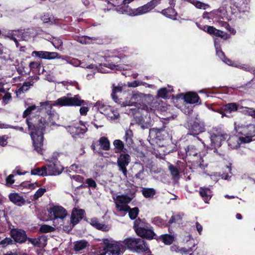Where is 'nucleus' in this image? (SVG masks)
<instances>
[{
  "mask_svg": "<svg viewBox=\"0 0 255 255\" xmlns=\"http://www.w3.org/2000/svg\"><path fill=\"white\" fill-rule=\"evenodd\" d=\"M141 191L146 198H152L156 194L155 190L152 188H143Z\"/></svg>",
  "mask_w": 255,
  "mask_h": 255,
  "instance_id": "4c0bfd02",
  "label": "nucleus"
},
{
  "mask_svg": "<svg viewBox=\"0 0 255 255\" xmlns=\"http://www.w3.org/2000/svg\"><path fill=\"white\" fill-rule=\"evenodd\" d=\"M54 230V228L53 227L47 225H43L40 228V231L42 233H49L52 232Z\"/></svg>",
  "mask_w": 255,
  "mask_h": 255,
  "instance_id": "5fc2aeb1",
  "label": "nucleus"
},
{
  "mask_svg": "<svg viewBox=\"0 0 255 255\" xmlns=\"http://www.w3.org/2000/svg\"><path fill=\"white\" fill-rule=\"evenodd\" d=\"M104 248L99 251L98 255H105L108 254L110 255H119L121 251L120 243L116 241L110 243L108 239H103Z\"/></svg>",
  "mask_w": 255,
  "mask_h": 255,
  "instance_id": "0eeeda50",
  "label": "nucleus"
},
{
  "mask_svg": "<svg viewBox=\"0 0 255 255\" xmlns=\"http://www.w3.org/2000/svg\"><path fill=\"white\" fill-rule=\"evenodd\" d=\"M168 169L173 178L178 179L179 178V171L176 167L170 164L168 166Z\"/></svg>",
  "mask_w": 255,
  "mask_h": 255,
  "instance_id": "37998d69",
  "label": "nucleus"
},
{
  "mask_svg": "<svg viewBox=\"0 0 255 255\" xmlns=\"http://www.w3.org/2000/svg\"><path fill=\"white\" fill-rule=\"evenodd\" d=\"M210 134L212 146L215 148L220 147L222 142L224 141L228 137L227 134L216 128H214L210 131Z\"/></svg>",
  "mask_w": 255,
  "mask_h": 255,
  "instance_id": "6e6552de",
  "label": "nucleus"
},
{
  "mask_svg": "<svg viewBox=\"0 0 255 255\" xmlns=\"http://www.w3.org/2000/svg\"><path fill=\"white\" fill-rule=\"evenodd\" d=\"M97 40L98 38L97 37H89L87 36L77 37L76 39L77 41L83 44H93L95 43Z\"/></svg>",
  "mask_w": 255,
  "mask_h": 255,
  "instance_id": "c756f323",
  "label": "nucleus"
},
{
  "mask_svg": "<svg viewBox=\"0 0 255 255\" xmlns=\"http://www.w3.org/2000/svg\"><path fill=\"white\" fill-rule=\"evenodd\" d=\"M138 239H128L125 241V245L130 250L133 252Z\"/></svg>",
  "mask_w": 255,
  "mask_h": 255,
  "instance_id": "a19ab883",
  "label": "nucleus"
},
{
  "mask_svg": "<svg viewBox=\"0 0 255 255\" xmlns=\"http://www.w3.org/2000/svg\"><path fill=\"white\" fill-rule=\"evenodd\" d=\"M119 62H116V64H114L113 62H109L104 64V66L107 68L113 70H121L122 67L118 64Z\"/></svg>",
  "mask_w": 255,
  "mask_h": 255,
  "instance_id": "de8ad7c7",
  "label": "nucleus"
},
{
  "mask_svg": "<svg viewBox=\"0 0 255 255\" xmlns=\"http://www.w3.org/2000/svg\"><path fill=\"white\" fill-rule=\"evenodd\" d=\"M29 66L31 70L34 71L40 68V64L38 62H31L30 63Z\"/></svg>",
  "mask_w": 255,
  "mask_h": 255,
  "instance_id": "e2e57ef3",
  "label": "nucleus"
},
{
  "mask_svg": "<svg viewBox=\"0 0 255 255\" xmlns=\"http://www.w3.org/2000/svg\"><path fill=\"white\" fill-rule=\"evenodd\" d=\"M20 30L22 31V35H30V36L29 38L32 37L34 35V32L33 29L28 28L26 29V30H23L21 29Z\"/></svg>",
  "mask_w": 255,
  "mask_h": 255,
  "instance_id": "0e129e2a",
  "label": "nucleus"
},
{
  "mask_svg": "<svg viewBox=\"0 0 255 255\" xmlns=\"http://www.w3.org/2000/svg\"><path fill=\"white\" fill-rule=\"evenodd\" d=\"M48 175H57L61 174L63 170V166L58 161L50 162L47 165Z\"/></svg>",
  "mask_w": 255,
  "mask_h": 255,
  "instance_id": "ddd939ff",
  "label": "nucleus"
},
{
  "mask_svg": "<svg viewBox=\"0 0 255 255\" xmlns=\"http://www.w3.org/2000/svg\"><path fill=\"white\" fill-rule=\"evenodd\" d=\"M11 97L9 93H6L2 98V101L5 104L8 103L9 101L11 99Z\"/></svg>",
  "mask_w": 255,
  "mask_h": 255,
  "instance_id": "774afa93",
  "label": "nucleus"
},
{
  "mask_svg": "<svg viewBox=\"0 0 255 255\" xmlns=\"http://www.w3.org/2000/svg\"><path fill=\"white\" fill-rule=\"evenodd\" d=\"M94 107L101 114L112 120L117 119L119 117V113L114 108L107 105L103 100L97 101L95 104Z\"/></svg>",
  "mask_w": 255,
  "mask_h": 255,
  "instance_id": "423d86ee",
  "label": "nucleus"
},
{
  "mask_svg": "<svg viewBox=\"0 0 255 255\" xmlns=\"http://www.w3.org/2000/svg\"><path fill=\"white\" fill-rule=\"evenodd\" d=\"M52 44L56 48L59 49L61 48L63 42L61 39L55 38L53 39Z\"/></svg>",
  "mask_w": 255,
  "mask_h": 255,
  "instance_id": "6e6d98bb",
  "label": "nucleus"
},
{
  "mask_svg": "<svg viewBox=\"0 0 255 255\" xmlns=\"http://www.w3.org/2000/svg\"><path fill=\"white\" fill-rule=\"evenodd\" d=\"M69 64H71L75 67L79 66L81 64V62L77 59L72 58L69 61Z\"/></svg>",
  "mask_w": 255,
  "mask_h": 255,
  "instance_id": "69168bd1",
  "label": "nucleus"
},
{
  "mask_svg": "<svg viewBox=\"0 0 255 255\" xmlns=\"http://www.w3.org/2000/svg\"><path fill=\"white\" fill-rule=\"evenodd\" d=\"M225 61V63L230 66L243 69L247 71L254 72L255 71L253 68L251 67L248 65L241 64L240 63H237L235 62H233L230 59H227V61Z\"/></svg>",
  "mask_w": 255,
  "mask_h": 255,
  "instance_id": "c85d7f7f",
  "label": "nucleus"
},
{
  "mask_svg": "<svg viewBox=\"0 0 255 255\" xmlns=\"http://www.w3.org/2000/svg\"><path fill=\"white\" fill-rule=\"evenodd\" d=\"M161 13L166 17L172 19H175L177 15V12L172 7L162 10Z\"/></svg>",
  "mask_w": 255,
  "mask_h": 255,
  "instance_id": "c9c22d12",
  "label": "nucleus"
},
{
  "mask_svg": "<svg viewBox=\"0 0 255 255\" xmlns=\"http://www.w3.org/2000/svg\"><path fill=\"white\" fill-rule=\"evenodd\" d=\"M66 130L73 137L76 138L83 135L87 131V127L80 121L79 123L67 127Z\"/></svg>",
  "mask_w": 255,
  "mask_h": 255,
  "instance_id": "9b49d317",
  "label": "nucleus"
},
{
  "mask_svg": "<svg viewBox=\"0 0 255 255\" xmlns=\"http://www.w3.org/2000/svg\"><path fill=\"white\" fill-rule=\"evenodd\" d=\"M46 191V189L45 188H40L38 189L34 194L33 199L34 200H37L41 197Z\"/></svg>",
  "mask_w": 255,
  "mask_h": 255,
  "instance_id": "3c124183",
  "label": "nucleus"
},
{
  "mask_svg": "<svg viewBox=\"0 0 255 255\" xmlns=\"http://www.w3.org/2000/svg\"><path fill=\"white\" fill-rule=\"evenodd\" d=\"M134 0H124L123 2L126 5L132 2ZM161 0H151L145 4L139 6L136 8L130 9L127 5H124L119 9L116 8V10L123 13H126L130 16H137L145 14L150 12L157 5L160 3Z\"/></svg>",
  "mask_w": 255,
  "mask_h": 255,
  "instance_id": "f03ea898",
  "label": "nucleus"
},
{
  "mask_svg": "<svg viewBox=\"0 0 255 255\" xmlns=\"http://www.w3.org/2000/svg\"><path fill=\"white\" fill-rule=\"evenodd\" d=\"M186 127L190 134L193 135L199 134L205 130L204 123L197 118L188 121Z\"/></svg>",
  "mask_w": 255,
  "mask_h": 255,
  "instance_id": "9d476101",
  "label": "nucleus"
},
{
  "mask_svg": "<svg viewBox=\"0 0 255 255\" xmlns=\"http://www.w3.org/2000/svg\"><path fill=\"white\" fill-rule=\"evenodd\" d=\"M214 45L217 55L225 63V61H227L228 59L225 57L224 53L222 51L218 38L215 39Z\"/></svg>",
  "mask_w": 255,
  "mask_h": 255,
  "instance_id": "f704fd0d",
  "label": "nucleus"
},
{
  "mask_svg": "<svg viewBox=\"0 0 255 255\" xmlns=\"http://www.w3.org/2000/svg\"><path fill=\"white\" fill-rule=\"evenodd\" d=\"M20 186L23 188H27L30 189H33L36 186H37L36 183H30L28 182H23L21 184Z\"/></svg>",
  "mask_w": 255,
  "mask_h": 255,
  "instance_id": "4d7b16f0",
  "label": "nucleus"
},
{
  "mask_svg": "<svg viewBox=\"0 0 255 255\" xmlns=\"http://www.w3.org/2000/svg\"><path fill=\"white\" fill-rule=\"evenodd\" d=\"M99 144L101 147L104 150H108L110 148V142L108 138L103 136L100 138Z\"/></svg>",
  "mask_w": 255,
  "mask_h": 255,
  "instance_id": "58836bf2",
  "label": "nucleus"
},
{
  "mask_svg": "<svg viewBox=\"0 0 255 255\" xmlns=\"http://www.w3.org/2000/svg\"><path fill=\"white\" fill-rule=\"evenodd\" d=\"M31 174L33 175H38L41 176H47L48 172L46 166H43L41 168H36L31 170Z\"/></svg>",
  "mask_w": 255,
  "mask_h": 255,
  "instance_id": "e433bc0d",
  "label": "nucleus"
},
{
  "mask_svg": "<svg viewBox=\"0 0 255 255\" xmlns=\"http://www.w3.org/2000/svg\"><path fill=\"white\" fill-rule=\"evenodd\" d=\"M8 197L11 202L19 206L24 204L25 202L23 197L16 193H10Z\"/></svg>",
  "mask_w": 255,
  "mask_h": 255,
  "instance_id": "5701e85b",
  "label": "nucleus"
},
{
  "mask_svg": "<svg viewBox=\"0 0 255 255\" xmlns=\"http://www.w3.org/2000/svg\"><path fill=\"white\" fill-rule=\"evenodd\" d=\"M169 92L166 88H162L158 90L157 96L162 99H166L168 97V94Z\"/></svg>",
  "mask_w": 255,
  "mask_h": 255,
  "instance_id": "09e8293b",
  "label": "nucleus"
},
{
  "mask_svg": "<svg viewBox=\"0 0 255 255\" xmlns=\"http://www.w3.org/2000/svg\"><path fill=\"white\" fill-rule=\"evenodd\" d=\"M85 102L81 100L78 95L73 97L63 96L52 102L46 101L40 102V108L35 105L28 107L23 112V117L30 115L34 112L45 109L48 116V121L43 117L38 116L33 119H27L26 122L30 131V136L32 140L34 149L38 153L42 154L43 146V131L46 126L49 124L54 125L55 121L59 119V115L55 110H52L53 106H80L84 105Z\"/></svg>",
  "mask_w": 255,
  "mask_h": 255,
  "instance_id": "f257e3e1",
  "label": "nucleus"
},
{
  "mask_svg": "<svg viewBox=\"0 0 255 255\" xmlns=\"http://www.w3.org/2000/svg\"><path fill=\"white\" fill-rule=\"evenodd\" d=\"M48 212L49 218L54 223L58 219H60L61 222H63V220L67 215L66 210L60 206H53L50 207L48 209Z\"/></svg>",
  "mask_w": 255,
  "mask_h": 255,
  "instance_id": "1a4fd4ad",
  "label": "nucleus"
},
{
  "mask_svg": "<svg viewBox=\"0 0 255 255\" xmlns=\"http://www.w3.org/2000/svg\"><path fill=\"white\" fill-rule=\"evenodd\" d=\"M186 155L189 157H193L198 158L199 157V161H197L199 163V165H201V162L203 161L202 158L201 157L200 154V150L194 145H188L186 148H185Z\"/></svg>",
  "mask_w": 255,
  "mask_h": 255,
  "instance_id": "a211bd4d",
  "label": "nucleus"
},
{
  "mask_svg": "<svg viewBox=\"0 0 255 255\" xmlns=\"http://www.w3.org/2000/svg\"><path fill=\"white\" fill-rule=\"evenodd\" d=\"M11 236L13 240L17 243L22 244L27 239L25 232L22 229H14L11 231Z\"/></svg>",
  "mask_w": 255,
  "mask_h": 255,
  "instance_id": "dca6fc26",
  "label": "nucleus"
},
{
  "mask_svg": "<svg viewBox=\"0 0 255 255\" xmlns=\"http://www.w3.org/2000/svg\"><path fill=\"white\" fill-rule=\"evenodd\" d=\"M26 241L28 244H31L34 247H41L45 245L46 239L44 237H40L38 238H28Z\"/></svg>",
  "mask_w": 255,
  "mask_h": 255,
  "instance_id": "bb28decb",
  "label": "nucleus"
},
{
  "mask_svg": "<svg viewBox=\"0 0 255 255\" xmlns=\"http://www.w3.org/2000/svg\"><path fill=\"white\" fill-rule=\"evenodd\" d=\"M235 129L236 131L242 134L244 143H249L252 141V137L255 136V125L253 124L243 125L235 123Z\"/></svg>",
  "mask_w": 255,
  "mask_h": 255,
  "instance_id": "20e7f679",
  "label": "nucleus"
},
{
  "mask_svg": "<svg viewBox=\"0 0 255 255\" xmlns=\"http://www.w3.org/2000/svg\"><path fill=\"white\" fill-rule=\"evenodd\" d=\"M161 238L163 242L165 245H168L171 244L174 241V238L172 236L167 235V234L161 235Z\"/></svg>",
  "mask_w": 255,
  "mask_h": 255,
  "instance_id": "a18cd8bd",
  "label": "nucleus"
},
{
  "mask_svg": "<svg viewBox=\"0 0 255 255\" xmlns=\"http://www.w3.org/2000/svg\"><path fill=\"white\" fill-rule=\"evenodd\" d=\"M41 19L45 23L53 24L54 22V17L52 15L44 14L41 16Z\"/></svg>",
  "mask_w": 255,
  "mask_h": 255,
  "instance_id": "8fccbe9b",
  "label": "nucleus"
},
{
  "mask_svg": "<svg viewBox=\"0 0 255 255\" xmlns=\"http://www.w3.org/2000/svg\"><path fill=\"white\" fill-rule=\"evenodd\" d=\"M244 140L242 136H232L228 139V145L232 149L239 148L241 143H245Z\"/></svg>",
  "mask_w": 255,
  "mask_h": 255,
  "instance_id": "412c9836",
  "label": "nucleus"
},
{
  "mask_svg": "<svg viewBox=\"0 0 255 255\" xmlns=\"http://www.w3.org/2000/svg\"><path fill=\"white\" fill-rule=\"evenodd\" d=\"M211 14H214V18L215 19H229L226 8L223 6L211 11Z\"/></svg>",
  "mask_w": 255,
  "mask_h": 255,
  "instance_id": "4be33fe9",
  "label": "nucleus"
},
{
  "mask_svg": "<svg viewBox=\"0 0 255 255\" xmlns=\"http://www.w3.org/2000/svg\"><path fill=\"white\" fill-rule=\"evenodd\" d=\"M14 176V174L12 173V174H10L6 177V183L7 186H10L14 183V180L13 179Z\"/></svg>",
  "mask_w": 255,
  "mask_h": 255,
  "instance_id": "13d9d810",
  "label": "nucleus"
},
{
  "mask_svg": "<svg viewBox=\"0 0 255 255\" xmlns=\"http://www.w3.org/2000/svg\"><path fill=\"white\" fill-rule=\"evenodd\" d=\"M32 85L33 84L29 82H24L19 90L23 92L27 91Z\"/></svg>",
  "mask_w": 255,
  "mask_h": 255,
  "instance_id": "bf43d9fd",
  "label": "nucleus"
},
{
  "mask_svg": "<svg viewBox=\"0 0 255 255\" xmlns=\"http://www.w3.org/2000/svg\"><path fill=\"white\" fill-rule=\"evenodd\" d=\"M74 250L76 252H79L86 249L88 246V242L85 240H80L74 243Z\"/></svg>",
  "mask_w": 255,
  "mask_h": 255,
  "instance_id": "72a5a7b5",
  "label": "nucleus"
},
{
  "mask_svg": "<svg viewBox=\"0 0 255 255\" xmlns=\"http://www.w3.org/2000/svg\"><path fill=\"white\" fill-rule=\"evenodd\" d=\"M128 212V215H129V218L131 220H134L137 216V215L138 214V212H139V210H138V208H137V207H134L132 209H130L129 208Z\"/></svg>",
  "mask_w": 255,
  "mask_h": 255,
  "instance_id": "49530a36",
  "label": "nucleus"
},
{
  "mask_svg": "<svg viewBox=\"0 0 255 255\" xmlns=\"http://www.w3.org/2000/svg\"><path fill=\"white\" fill-rule=\"evenodd\" d=\"M149 134L151 137L159 140H163L168 136V134L165 130V128H153L150 129Z\"/></svg>",
  "mask_w": 255,
  "mask_h": 255,
  "instance_id": "2eb2a0df",
  "label": "nucleus"
},
{
  "mask_svg": "<svg viewBox=\"0 0 255 255\" xmlns=\"http://www.w3.org/2000/svg\"><path fill=\"white\" fill-rule=\"evenodd\" d=\"M249 0H231V8L233 9L236 12V9L239 11L245 12L247 10V4Z\"/></svg>",
  "mask_w": 255,
  "mask_h": 255,
  "instance_id": "f3484780",
  "label": "nucleus"
},
{
  "mask_svg": "<svg viewBox=\"0 0 255 255\" xmlns=\"http://www.w3.org/2000/svg\"><path fill=\"white\" fill-rule=\"evenodd\" d=\"M132 196L128 194H123L116 196H113L117 210L120 213L121 216H124L128 213L129 207L128 205L132 199Z\"/></svg>",
  "mask_w": 255,
  "mask_h": 255,
  "instance_id": "39448f33",
  "label": "nucleus"
},
{
  "mask_svg": "<svg viewBox=\"0 0 255 255\" xmlns=\"http://www.w3.org/2000/svg\"><path fill=\"white\" fill-rule=\"evenodd\" d=\"M199 100V97L196 93L189 92L184 96L185 101L189 104L198 103Z\"/></svg>",
  "mask_w": 255,
  "mask_h": 255,
  "instance_id": "a878e982",
  "label": "nucleus"
},
{
  "mask_svg": "<svg viewBox=\"0 0 255 255\" xmlns=\"http://www.w3.org/2000/svg\"><path fill=\"white\" fill-rule=\"evenodd\" d=\"M245 112L248 115L251 116L255 119V110L253 108L245 107Z\"/></svg>",
  "mask_w": 255,
  "mask_h": 255,
  "instance_id": "680f3d73",
  "label": "nucleus"
},
{
  "mask_svg": "<svg viewBox=\"0 0 255 255\" xmlns=\"http://www.w3.org/2000/svg\"><path fill=\"white\" fill-rule=\"evenodd\" d=\"M133 229L136 234L142 238L152 239L155 236L149 225L144 220L138 219L134 222Z\"/></svg>",
  "mask_w": 255,
  "mask_h": 255,
  "instance_id": "7ed1b4c3",
  "label": "nucleus"
},
{
  "mask_svg": "<svg viewBox=\"0 0 255 255\" xmlns=\"http://www.w3.org/2000/svg\"><path fill=\"white\" fill-rule=\"evenodd\" d=\"M199 193L205 203L210 200L212 197V192L210 189L207 187H201L199 189Z\"/></svg>",
  "mask_w": 255,
  "mask_h": 255,
  "instance_id": "2f4dec72",
  "label": "nucleus"
},
{
  "mask_svg": "<svg viewBox=\"0 0 255 255\" xmlns=\"http://www.w3.org/2000/svg\"><path fill=\"white\" fill-rule=\"evenodd\" d=\"M204 31H206L210 34H213L215 36L223 37L224 36L223 31L217 29L213 26H204Z\"/></svg>",
  "mask_w": 255,
  "mask_h": 255,
  "instance_id": "7c9ffc66",
  "label": "nucleus"
},
{
  "mask_svg": "<svg viewBox=\"0 0 255 255\" xmlns=\"http://www.w3.org/2000/svg\"><path fill=\"white\" fill-rule=\"evenodd\" d=\"M159 103L156 101H152L143 106L142 109L147 113H154L155 111L159 109Z\"/></svg>",
  "mask_w": 255,
  "mask_h": 255,
  "instance_id": "473e14b6",
  "label": "nucleus"
},
{
  "mask_svg": "<svg viewBox=\"0 0 255 255\" xmlns=\"http://www.w3.org/2000/svg\"><path fill=\"white\" fill-rule=\"evenodd\" d=\"M90 223L93 227L103 231H108L110 229L108 225L100 223L96 218L91 219L90 221Z\"/></svg>",
  "mask_w": 255,
  "mask_h": 255,
  "instance_id": "cd10ccee",
  "label": "nucleus"
},
{
  "mask_svg": "<svg viewBox=\"0 0 255 255\" xmlns=\"http://www.w3.org/2000/svg\"><path fill=\"white\" fill-rule=\"evenodd\" d=\"M224 111L229 113L236 112L239 107V105L235 103H228L226 104L224 107Z\"/></svg>",
  "mask_w": 255,
  "mask_h": 255,
  "instance_id": "ea45409f",
  "label": "nucleus"
},
{
  "mask_svg": "<svg viewBox=\"0 0 255 255\" xmlns=\"http://www.w3.org/2000/svg\"><path fill=\"white\" fill-rule=\"evenodd\" d=\"M122 90V87H120V86L116 87L113 89V93L111 95H112L113 99L114 100V101L116 102H117V97L116 96L115 94L117 92H121Z\"/></svg>",
  "mask_w": 255,
  "mask_h": 255,
  "instance_id": "052dcab7",
  "label": "nucleus"
},
{
  "mask_svg": "<svg viewBox=\"0 0 255 255\" xmlns=\"http://www.w3.org/2000/svg\"><path fill=\"white\" fill-rule=\"evenodd\" d=\"M136 121L143 129L148 128L150 127V123L149 122H144L142 118L137 119Z\"/></svg>",
  "mask_w": 255,
  "mask_h": 255,
  "instance_id": "603ef678",
  "label": "nucleus"
},
{
  "mask_svg": "<svg viewBox=\"0 0 255 255\" xmlns=\"http://www.w3.org/2000/svg\"><path fill=\"white\" fill-rule=\"evenodd\" d=\"M145 84V82L139 80H135L131 82H128V86L129 87L135 88L138 86Z\"/></svg>",
  "mask_w": 255,
  "mask_h": 255,
  "instance_id": "864d4df0",
  "label": "nucleus"
},
{
  "mask_svg": "<svg viewBox=\"0 0 255 255\" xmlns=\"http://www.w3.org/2000/svg\"><path fill=\"white\" fill-rule=\"evenodd\" d=\"M133 136V132L131 129H128L126 130L123 139L127 146L129 147H133L134 145Z\"/></svg>",
  "mask_w": 255,
  "mask_h": 255,
  "instance_id": "393cba45",
  "label": "nucleus"
},
{
  "mask_svg": "<svg viewBox=\"0 0 255 255\" xmlns=\"http://www.w3.org/2000/svg\"><path fill=\"white\" fill-rule=\"evenodd\" d=\"M84 187L95 189L97 187L95 181L92 178H87L84 182Z\"/></svg>",
  "mask_w": 255,
  "mask_h": 255,
  "instance_id": "c03bdc74",
  "label": "nucleus"
},
{
  "mask_svg": "<svg viewBox=\"0 0 255 255\" xmlns=\"http://www.w3.org/2000/svg\"><path fill=\"white\" fill-rule=\"evenodd\" d=\"M133 252L137 253L141 252L147 253L150 251L144 241L138 239Z\"/></svg>",
  "mask_w": 255,
  "mask_h": 255,
  "instance_id": "b1692460",
  "label": "nucleus"
},
{
  "mask_svg": "<svg viewBox=\"0 0 255 255\" xmlns=\"http://www.w3.org/2000/svg\"><path fill=\"white\" fill-rule=\"evenodd\" d=\"M32 55H35L40 58L51 60L59 57V54L55 52H48L44 51H34L32 52Z\"/></svg>",
  "mask_w": 255,
  "mask_h": 255,
  "instance_id": "6ab92c4d",
  "label": "nucleus"
},
{
  "mask_svg": "<svg viewBox=\"0 0 255 255\" xmlns=\"http://www.w3.org/2000/svg\"><path fill=\"white\" fill-rule=\"evenodd\" d=\"M6 36L8 37L10 39L12 40L15 43L16 46H17L18 44V40H27L29 37L30 35H22V31L20 30H13L9 31L7 34Z\"/></svg>",
  "mask_w": 255,
  "mask_h": 255,
  "instance_id": "4468645a",
  "label": "nucleus"
},
{
  "mask_svg": "<svg viewBox=\"0 0 255 255\" xmlns=\"http://www.w3.org/2000/svg\"><path fill=\"white\" fill-rule=\"evenodd\" d=\"M113 144L117 150L116 151V153L124 151V143L122 140L120 139H116L114 141Z\"/></svg>",
  "mask_w": 255,
  "mask_h": 255,
  "instance_id": "79ce46f5",
  "label": "nucleus"
},
{
  "mask_svg": "<svg viewBox=\"0 0 255 255\" xmlns=\"http://www.w3.org/2000/svg\"><path fill=\"white\" fill-rule=\"evenodd\" d=\"M130 156L128 153H121L117 159V165L125 178L127 177V166L130 162Z\"/></svg>",
  "mask_w": 255,
  "mask_h": 255,
  "instance_id": "f8f14e48",
  "label": "nucleus"
},
{
  "mask_svg": "<svg viewBox=\"0 0 255 255\" xmlns=\"http://www.w3.org/2000/svg\"><path fill=\"white\" fill-rule=\"evenodd\" d=\"M12 242L13 241L11 239L6 238L2 240L0 243L3 247H5L8 245L11 244L12 243Z\"/></svg>",
  "mask_w": 255,
  "mask_h": 255,
  "instance_id": "338daca9",
  "label": "nucleus"
},
{
  "mask_svg": "<svg viewBox=\"0 0 255 255\" xmlns=\"http://www.w3.org/2000/svg\"><path fill=\"white\" fill-rule=\"evenodd\" d=\"M84 214V211L82 209L74 208L73 210L71 216V222L72 226L70 227V230H71L75 225L78 224L82 219Z\"/></svg>",
  "mask_w": 255,
  "mask_h": 255,
  "instance_id": "aec40b11",
  "label": "nucleus"
}]
</instances>
